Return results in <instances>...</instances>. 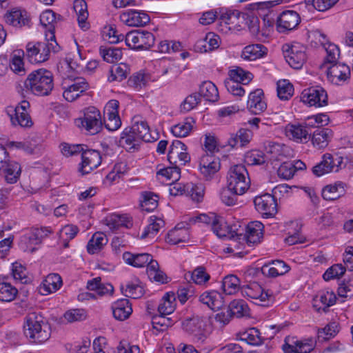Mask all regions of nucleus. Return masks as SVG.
Instances as JSON below:
<instances>
[{
  "label": "nucleus",
  "instance_id": "6ab92c4d",
  "mask_svg": "<svg viewBox=\"0 0 353 353\" xmlns=\"http://www.w3.org/2000/svg\"><path fill=\"white\" fill-rule=\"evenodd\" d=\"M4 19L7 23L14 27L30 26V17L24 10L13 8L5 14Z\"/></svg>",
  "mask_w": 353,
  "mask_h": 353
},
{
  "label": "nucleus",
  "instance_id": "4d7b16f0",
  "mask_svg": "<svg viewBox=\"0 0 353 353\" xmlns=\"http://www.w3.org/2000/svg\"><path fill=\"white\" fill-rule=\"evenodd\" d=\"M141 207L145 211H153L158 206L159 196L157 194L145 191L141 193Z\"/></svg>",
  "mask_w": 353,
  "mask_h": 353
},
{
  "label": "nucleus",
  "instance_id": "ea45409f",
  "mask_svg": "<svg viewBox=\"0 0 353 353\" xmlns=\"http://www.w3.org/2000/svg\"><path fill=\"white\" fill-rule=\"evenodd\" d=\"M56 21V14L51 10H46L43 11L40 15V22L42 26L48 28L50 33L48 40L54 41L55 35L54 32V23Z\"/></svg>",
  "mask_w": 353,
  "mask_h": 353
},
{
  "label": "nucleus",
  "instance_id": "f8f14e48",
  "mask_svg": "<svg viewBox=\"0 0 353 353\" xmlns=\"http://www.w3.org/2000/svg\"><path fill=\"white\" fill-rule=\"evenodd\" d=\"M301 101L310 106L322 107L327 104V95L321 87L305 89L301 97Z\"/></svg>",
  "mask_w": 353,
  "mask_h": 353
},
{
  "label": "nucleus",
  "instance_id": "bb28decb",
  "mask_svg": "<svg viewBox=\"0 0 353 353\" xmlns=\"http://www.w3.org/2000/svg\"><path fill=\"white\" fill-rule=\"evenodd\" d=\"M123 259L127 264L136 268H141L145 265L148 267L152 261H155L152 259V256L150 254H132L128 252L123 254Z\"/></svg>",
  "mask_w": 353,
  "mask_h": 353
},
{
  "label": "nucleus",
  "instance_id": "09e8293b",
  "mask_svg": "<svg viewBox=\"0 0 353 353\" xmlns=\"http://www.w3.org/2000/svg\"><path fill=\"white\" fill-rule=\"evenodd\" d=\"M25 52L22 50H17L14 51L10 63V69L17 74L20 76L24 75L26 70L24 68V63L23 57Z\"/></svg>",
  "mask_w": 353,
  "mask_h": 353
},
{
  "label": "nucleus",
  "instance_id": "b1692460",
  "mask_svg": "<svg viewBox=\"0 0 353 353\" xmlns=\"http://www.w3.org/2000/svg\"><path fill=\"white\" fill-rule=\"evenodd\" d=\"M21 173L20 164L12 160L9 161L0 170V174L3 175L8 183L13 184L19 179Z\"/></svg>",
  "mask_w": 353,
  "mask_h": 353
},
{
  "label": "nucleus",
  "instance_id": "a878e982",
  "mask_svg": "<svg viewBox=\"0 0 353 353\" xmlns=\"http://www.w3.org/2000/svg\"><path fill=\"white\" fill-rule=\"evenodd\" d=\"M199 301L213 310H218L224 305L221 294L216 290L203 292L200 295Z\"/></svg>",
  "mask_w": 353,
  "mask_h": 353
},
{
  "label": "nucleus",
  "instance_id": "774afa93",
  "mask_svg": "<svg viewBox=\"0 0 353 353\" xmlns=\"http://www.w3.org/2000/svg\"><path fill=\"white\" fill-rule=\"evenodd\" d=\"M345 272V268L342 264H334L329 268L323 274V278L328 281L342 276Z\"/></svg>",
  "mask_w": 353,
  "mask_h": 353
},
{
  "label": "nucleus",
  "instance_id": "69168bd1",
  "mask_svg": "<svg viewBox=\"0 0 353 353\" xmlns=\"http://www.w3.org/2000/svg\"><path fill=\"white\" fill-rule=\"evenodd\" d=\"M157 175L165 177L167 180L171 181L172 183L179 179L181 176V170L177 166L168 167L161 168L157 172Z\"/></svg>",
  "mask_w": 353,
  "mask_h": 353
},
{
  "label": "nucleus",
  "instance_id": "7ed1b4c3",
  "mask_svg": "<svg viewBox=\"0 0 353 353\" xmlns=\"http://www.w3.org/2000/svg\"><path fill=\"white\" fill-rule=\"evenodd\" d=\"M181 326L194 343H204L210 334L207 328V319L202 316L192 315L187 317L182 321Z\"/></svg>",
  "mask_w": 353,
  "mask_h": 353
},
{
  "label": "nucleus",
  "instance_id": "0eeeda50",
  "mask_svg": "<svg viewBox=\"0 0 353 353\" xmlns=\"http://www.w3.org/2000/svg\"><path fill=\"white\" fill-rule=\"evenodd\" d=\"M125 43L132 49L144 50L148 49L154 43V35L145 30H132L125 36Z\"/></svg>",
  "mask_w": 353,
  "mask_h": 353
},
{
  "label": "nucleus",
  "instance_id": "a19ab883",
  "mask_svg": "<svg viewBox=\"0 0 353 353\" xmlns=\"http://www.w3.org/2000/svg\"><path fill=\"white\" fill-rule=\"evenodd\" d=\"M241 341L251 345H260L263 343L260 331L256 327H250L239 334Z\"/></svg>",
  "mask_w": 353,
  "mask_h": 353
},
{
  "label": "nucleus",
  "instance_id": "0e129e2a",
  "mask_svg": "<svg viewBox=\"0 0 353 353\" xmlns=\"http://www.w3.org/2000/svg\"><path fill=\"white\" fill-rule=\"evenodd\" d=\"M52 232V229L50 227L36 228L32 230L29 240L35 245L40 244L42 240Z\"/></svg>",
  "mask_w": 353,
  "mask_h": 353
},
{
  "label": "nucleus",
  "instance_id": "a211bd4d",
  "mask_svg": "<svg viewBox=\"0 0 353 353\" xmlns=\"http://www.w3.org/2000/svg\"><path fill=\"white\" fill-rule=\"evenodd\" d=\"M121 20L129 26H144L150 22V17L144 12L130 10L120 16Z\"/></svg>",
  "mask_w": 353,
  "mask_h": 353
},
{
  "label": "nucleus",
  "instance_id": "f704fd0d",
  "mask_svg": "<svg viewBox=\"0 0 353 353\" xmlns=\"http://www.w3.org/2000/svg\"><path fill=\"white\" fill-rule=\"evenodd\" d=\"M252 132L248 129L241 128L236 134H231L230 137L228 140V145L232 148L240 144V146L243 147L249 143L252 138Z\"/></svg>",
  "mask_w": 353,
  "mask_h": 353
},
{
  "label": "nucleus",
  "instance_id": "3c124183",
  "mask_svg": "<svg viewBox=\"0 0 353 353\" xmlns=\"http://www.w3.org/2000/svg\"><path fill=\"white\" fill-rule=\"evenodd\" d=\"M239 279L233 274L225 276L222 281V288L226 294H233L241 290Z\"/></svg>",
  "mask_w": 353,
  "mask_h": 353
},
{
  "label": "nucleus",
  "instance_id": "2f4dec72",
  "mask_svg": "<svg viewBox=\"0 0 353 353\" xmlns=\"http://www.w3.org/2000/svg\"><path fill=\"white\" fill-rule=\"evenodd\" d=\"M263 224L260 221H252L247 225L245 235L248 244L259 243L263 237Z\"/></svg>",
  "mask_w": 353,
  "mask_h": 353
},
{
  "label": "nucleus",
  "instance_id": "9b49d317",
  "mask_svg": "<svg viewBox=\"0 0 353 353\" xmlns=\"http://www.w3.org/2000/svg\"><path fill=\"white\" fill-rule=\"evenodd\" d=\"M256 210L264 218H270L277 212V203L275 197L270 194L257 196L254 199Z\"/></svg>",
  "mask_w": 353,
  "mask_h": 353
},
{
  "label": "nucleus",
  "instance_id": "bf43d9fd",
  "mask_svg": "<svg viewBox=\"0 0 353 353\" xmlns=\"http://www.w3.org/2000/svg\"><path fill=\"white\" fill-rule=\"evenodd\" d=\"M294 88L288 80H280L277 82V95L281 100H288L293 94Z\"/></svg>",
  "mask_w": 353,
  "mask_h": 353
},
{
  "label": "nucleus",
  "instance_id": "79ce46f5",
  "mask_svg": "<svg viewBox=\"0 0 353 353\" xmlns=\"http://www.w3.org/2000/svg\"><path fill=\"white\" fill-rule=\"evenodd\" d=\"M107 243L108 239L103 233L96 232L88 243V252L91 254H96L99 252Z\"/></svg>",
  "mask_w": 353,
  "mask_h": 353
},
{
  "label": "nucleus",
  "instance_id": "c9c22d12",
  "mask_svg": "<svg viewBox=\"0 0 353 353\" xmlns=\"http://www.w3.org/2000/svg\"><path fill=\"white\" fill-rule=\"evenodd\" d=\"M131 128L141 142L151 141L152 137L150 133V128L145 121L139 120L138 117H134L133 118V125Z\"/></svg>",
  "mask_w": 353,
  "mask_h": 353
},
{
  "label": "nucleus",
  "instance_id": "37998d69",
  "mask_svg": "<svg viewBox=\"0 0 353 353\" xmlns=\"http://www.w3.org/2000/svg\"><path fill=\"white\" fill-rule=\"evenodd\" d=\"M194 123L192 117H187L183 122L172 126L171 132L176 137H187L192 131Z\"/></svg>",
  "mask_w": 353,
  "mask_h": 353
},
{
  "label": "nucleus",
  "instance_id": "c85d7f7f",
  "mask_svg": "<svg viewBox=\"0 0 353 353\" xmlns=\"http://www.w3.org/2000/svg\"><path fill=\"white\" fill-rule=\"evenodd\" d=\"M219 43V37L214 33L208 32L203 39L196 41L195 48L200 52H207L218 48Z\"/></svg>",
  "mask_w": 353,
  "mask_h": 353
},
{
  "label": "nucleus",
  "instance_id": "603ef678",
  "mask_svg": "<svg viewBox=\"0 0 353 353\" xmlns=\"http://www.w3.org/2000/svg\"><path fill=\"white\" fill-rule=\"evenodd\" d=\"M147 274L150 280H153L161 283L168 282V276L159 269V263L157 261H152L147 267Z\"/></svg>",
  "mask_w": 353,
  "mask_h": 353
},
{
  "label": "nucleus",
  "instance_id": "5fc2aeb1",
  "mask_svg": "<svg viewBox=\"0 0 353 353\" xmlns=\"http://www.w3.org/2000/svg\"><path fill=\"white\" fill-rule=\"evenodd\" d=\"M175 296L174 293H167L158 306V312L162 314H171L175 310Z\"/></svg>",
  "mask_w": 353,
  "mask_h": 353
},
{
  "label": "nucleus",
  "instance_id": "e433bc0d",
  "mask_svg": "<svg viewBox=\"0 0 353 353\" xmlns=\"http://www.w3.org/2000/svg\"><path fill=\"white\" fill-rule=\"evenodd\" d=\"M336 299V297L334 293L328 291L322 292L314 299V307L318 311L322 310L327 312V309L335 303Z\"/></svg>",
  "mask_w": 353,
  "mask_h": 353
},
{
  "label": "nucleus",
  "instance_id": "49530a36",
  "mask_svg": "<svg viewBox=\"0 0 353 353\" xmlns=\"http://www.w3.org/2000/svg\"><path fill=\"white\" fill-rule=\"evenodd\" d=\"M8 114L12 125L30 128L33 122L28 112H9Z\"/></svg>",
  "mask_w": 353,
  "mask_h": 353
},
{
  "label": "nucleus",
  "instance_id": "412c9836",
  "mask_svg": "<svg viewBox=\"0 0 353 353\" xmlns=\"http://www.w3.org/2000/svg\"><path fill=\"white\" fill-rule=\"evenodd\" d=\"M346 184L342 181H336L334 184L325 185L321 192L323 199L332 201L343 196L346 192Z\"/></svg>",
  "mask_w": 353,
  "mask_h": 353
},
{
  "label": "nucleus",
  "instance_id": "aec40b11",
  "mask_svg": "<svg viewBox=\"0 0 353 353\" xmlns=\"http://www.w3.org/2000/svg\"><path fill=\"white\" fill-rule=\"evenodd\" d=\"M285 134L296 142L306 143L310 139L312 132L304 127L303 124H288L285 128Z\"/></svg>",
  "mask_w": 353,
  "mask_h": 353
},
{
  "label": "nucleus",
  "instance_id": "7c9ffc66",
  "mask_svg": "<svg viewBox=\"0 0 353 353\" xmlns=\"http://www.w3.org/2000/svg\"><path fill=\"white\" fill-rule=\"evenodd\" d=\"M62 285L61 277L58 274H50L42 282L39 291L43 295L56 292Z\"/></svg>",
  "mask_w": 353,
  "mask_h": 353
},
{
  "label": "nucleus",
  "instance_id": "f3484780",
  "mask_svg": "<svg viewBox=\"0 0 353 353\" xmlns=\"http://www.w3.org/2000/svg\"><path fill=\"white\" fill-rule=\"evenodd\" d=\"M89 84L84 78L77 77L74 83L67 88H64L63 97L68 101H73L80 97L81 94L87 90Z\"/></svg>",
  "mask_w": 353,
  "mask_h": 353
},
{
  "label": "nucleus",
  "instance_id": "4468645a",
  "mask_svg": "<svg viewBox=\"0 0 353 353\" xmlns=\"http://www.w3.org/2000/svg\"><path fill=\"white\" fill-rule=\"evenodd\" d=\"M328 79L334 84L341 85L350 79L351 70L350 67L343 63H335L327 69Z\"/></svg>",
  "mask_w": 353,
  "mask_h": 353
},
{
  "label": "nucleus",
  "instance_id": "ddd939ff",
  "mask_svg": "<svg viewBox=\"0 0 353 353\" xmlns=\"http://www.w3.org/2000/svg\"><path fill=\"white\" fill-rule=\"evenodd\" d=\"M81 159L79 171L82 174L90 173L101 163L100 153L95 150H88V148H84L81 153Z\"/></svg>",
  "mask_w": 353,
  "mask_h": 353
},
{
  "label": "nucleus",
  "instance_id": "473e14b6",
  "mask_svg": "<svg viewBox=\"0 0 353 353\" xmlns=\"http://www.w3.org/2000/svg\"><path fill=\"white\" fill-rule=\"evenodd\" d=\"M73 7L77 14V21L79 27L83 30H88L90 28V25L87 22L89 15L87 3L85 0H74Z\"/></svg>",
  "mask_w": 353,
  "mask_h": 353
},
{
  "label": "nucleus",
  "instance_id": "dca6fc26",
  "mask_svg": "<svg viewBox=\"0 0 353 353\" xmlns=\"http://www.w3.org/2000/svg\"><path fill=\"white\" fill-rule=\"evenodd\" d=\"M301 21L299 14L294 10L283 11L276 21L277 30L279 32L292 30Z\"/></svg>",
  "mask_w": 353,
  "mask_h": 353
},
{
  "label": "nucleus",
  "instance_id": "cd10ccee",
  "mask_svg": "<svg viewBox=\"0 0 353 353\" xmlns=\"http://www.w3.org/2000/svg\"><path fill=\"white\" fill-rule=\"evenodd\" d=\"M114 317L119 321L129 318L132 312V305L127 299H121L115 301L112 305Z\"/></svg>",
  "mask_w": 353,
  "mask_h": 353
},
{
  "label": "nucleus",
  "instance_id": "5701e85b",
  "mask_svg": "<svg viewBox=\"0 0 353 353\" xmlns=\"http://www.w3.org/2000/svg\"><path fill=\"white\" fill-rule=\"evenodd\" d=\"M132 128H126L121 134L120 145L127 151L134 152L139 149L141 143Z\"/></svg>",
  "mask_w": 353,
  "mask_h": 353
},
{
  "label": "nucleus",
  "instance_id": "39448f33",
  "mask_svg": "<svg viewBox=\"0 0 353 353\" xmlns=\"http://www.w3.org/2000/svg\"><path fill=\"white\" fill-rule=\"evenodd\" d=\"M227 182L229 188L234 192L243 194L249 188L250 179L245 165H235L231 167L228 172Z\"/></svg>",
  "mask_w": 353,
  "mask_h": 353
},
{
  "label": "nucleus",
  "instance_id": "f257e3e1",
  "mask_svg": "<svg viewBox=\"0 0 353 353\" xmlns=\"http://www.w3.org/2000/svg\"><path fill=\"white\" fill-rule=\"evenodd\" d=\"M23 329L25 336L32 343H43L51 335L50 324L39 312H31L26 316Z\"/></svg>",
  "mask_w": 353,
  "mask_h": 353
},
{
  "label": "nucleus",
  "instance_id": "4be33fe9",
  "mask_svg": "<svg viewBox=\"0 0 353 353\" xmlns=\"http://www.w3.org/2000/svg\"><path fill=\"white\" fill-rule=\"evenodd\" d=\"M315 347V341L312 339L296 340L293 344L283 345V350L285 353H310Z\"/></svg>",
  "mask_w": 353,
  "mask_h": 353
},
{
  "label": "nucleus",
  "instance_id": "c03bdc74",
  "mask_svg": "<svg viewBox=\"0 0 353 353\" xmlns=\"http://www.w3.org/2000/svg\"><path fill=\"white\" fill-rule=\"evenodd\" d=\"M110 73V75L108 77V81L110 82L114 81L120 82L127 78L130 73V68L126 63H121L112 66Z\"/></svg>",
  "mask_w": 353,
  "mask_h": 353
},
{
  "label": "nucleus",
  "instance_id": "680f3d73",
  "mask_svg": "<svg viewBox=\"0 0 353 353\" xmlns=\"http://www.w3.org/2000/svg\"><path fill=\"white\" fill-rule=\"evenodd\" d=\"M201 98L199 96V93L194 92L192 93L183 100V101L180 105V111L181 112H188L201 103Z\"/></svg>",
  "mask_w": 353,
  "mask_h": 353
},
{
  "label": "nucleus",
  "instance_id": "864d4df0",
  "mask_svg": "<svg viewBox=\"0 0 353 353\" xmlns=\"http://www.w3.org/2000/svg\"><path fill=\"white\" fill-rule=\"evenodd\" d=\"M229 75L230 77L229 80H232L243 85L248 84L253 78V74L251 72L245 71L239 67L236 69L231 70L229 72Z\"/></svg>",
  "mask_w": 353,
  "mask_h": 353
},
{
  "label": "nucleus",
  "instance_id": "13d9d810",
  "mask_svg": "<svg viewBox=\"0 0 353 353\" xmlns=\"http://www.w3.org/2000/svg\"><path fill=\"white\" fill-rule=\"evenodd\" d=\"M18 293L17 289L9 283H0V301L10 302L14 299Z\"/></svg>",
  "mask_w": 353,
  "mask_h": 353
},
{
  "label": "nucleus",
  "instance_id": "de8ad7c7",
  "mask_svg": "<svg viewBox=\"0 0 353 353\" xmlns=\"http://www.w3.org/2000/svg\"><path fill=\"white\" fill-rule=\"evenodd\" d=\"M164 225V221L157 218V216H152L149 219V224L145 228L144 231L141 234V239L152 238L154 239L160 228Z\"/></svg>",
  "mask_w": 353,
  "mask_h": 353
},
{
  "label": "nucleus",
  "instance_id": "9d476101",
  "mask_svg": "<svg viewBox=\"0 0 353 353\" xmlns=\"http://www.w3.org/2000/svg\"><path fill=\"white\" fill-rule=\"evenodd\" d=\"M283 50L285 59L290 67L296 70L301 69L307 59L304 47L299 43L291 46L285 45L283 46Z\"/></svg>",
  "mask_w": 353,
  "mask_h": 353
},
{
  "label": "nucleus",
  "instance_id": "e2e57ef3",
  "mask_svg": "<svg viewBox=\"0 0 353 353\" xmlns=\"http://www.w3.org/2000/svg\"><path fill=\"white\" fill-rule=\"evenodd\" d=\"M103 39L110 43H117L125 39L123 34H119L116 28L113 26H108L104 28L103 31Z\"/></svg>",
  "mask_w": 353,
  "mask_h": 353
},
{
  "label": "nucleus",
  "instance_id": "6e6d98bb",
  "mask_svg": "<svg viewBox=\"0 0 353 353\" xmlns=\"http://www.w3.org/2000/svg\"><path fill=\"white\" fill-rule=\"evenodd\" d=\"M99 51L103 60L108 63L117 62L122 57L121 49L119 48L101 47Z\"/></svg>",
  "mask_w": 353,
  "mask_h": 353
},
{
  "label": "nucleus",
  "instance_id": "2eb2a0df",
  "mask_svg": "<svg viewBox=\"0 0 353 353\" xmlns=\"http://www.w3.org/2000/svg\"><path fill=\"white\" fill-rule=\"evenodd\" d=\"M221 161L219 158L211 154H204L199 161V170L206 180H210L219 171Z\"/></svg>",
  "mask_w": 353,
  "mask_h": 353
},
{
  "label": "nucleus",
  "instance_id": "052dcab7",
  "mask_svg": "<svg viewBox=\"0 0 353 353\" xmlns=\"http://www.w3.org/2000/svg\"><path fill=\"white\" fill-rule=\"evenodd\" d=\"M166 314H159L157 315H154L152 318V324L153 328L163 331L166 330L168 327L172 326L174 324V321L167 316Z\"/></svg>",
  "mask_w": 353,
  "mask_h": 353
},
{
  "label": "nucleus",
  "instance_id": "1a4fd4ad",
  "mask_svg": "<svg viewBox=\"0 0 353 353\" xmlns=\"http://www.w3.org/2000/svg\"><path fill=\"white\" fill-rule=\"evenodd\" d=\"M241 292L243 296L254 300L255 304L264 307L268 306L273 300L272 295L265 292L262 287L255 282L242 286Z\"/></svg>",
  "mask_w": 353,
  "mask_h": 353
},
{
  "label": "nucleus",
  "instance_id": "338daca9",
  "mask_svg": "<svg viewBox=\"0 0 353 353\" xmlns=\"http://www.w3.org/2000/svg\"><path fill=\"white\" fill-rule=\"evenodd\" d=\"M241 195L234 190L227 186L223 188L220 192V199L226 205L231 206L236 204L237 196Z\"/></svg>",
  "mask_w": 353,
  "mask_h": 353
},
{
  "label": "nucleus",
  "instance_id": "6e6552de",
  "mask_svg": "<svg viewBox=\"0 0 353 353\" xmlns=\"http://www.w3.org/2000/svg\"><path fill=\"white\" fill-rule=\"evenodd\" d=\"M343 163V158L325 153L321 161L312 168V174L316 177L322 176L332 172H338Z\"/></svg>",
  "mask_w": 353,
  "mask_h": 353
},
{
  "label": "nucleus",
  "instance_id": "423d86ee",
  "mask_svg": "<svg viewBox=\"0 0 353 353\" xmlns=\"http://www.w3.org/2000/svg\"><path fill=\"white\" fill-rule=\"evenodd\" d=\"M75 125L85 129L90 134H95L102 129V121L100 111L94 106L86 108L83 110V117L74 121Z\"/></svg>",
  "mask_w": 353,
  "mask_h": 353
},
{
  "label": "nucleus",
  "instance_id": "58836bf2",
  "mask_svg": "<svg viewBox=\"0 0 353 353\" xmlns=\"http://www.w3.org/2000/svg\"><path fill=\"white\" fill-rule=\"evenodd\" d=\"M87 288L89 290L97 292L100 296L112 294L114 291V288L110 283H101V277H96L89 280L87 283Z\"/></svg>",
  "mask_w": 353,
  "mask_h": 353
},
{
  "label": "nucleus",
  "instance_id": "4c0bfd02",
  "mask_svg": "<svg viewBox=\"0 0 353 353\" xmlns=\"http://www.w3.org/2000/svg\"><path fill=\"white\" fill-rule=\"evenodd\" d=\"M199 96L210 102H216L219 98L216 86L211 81H204L199 88Z\"/></svg>",
  "mask_w": 353,
  "mask_h": 353
},
{
  "label": "nucleus",
  "instance_id": "f03ea898",
  "mask_svg": "<svg viewBox=\"0 0 353 353\" xmlns=\"http://www.w3.org/2000/svg\"><path fill=\"white\" fill-rule=\"evenodd\" d=\"M26 88L37 96H48L54 88V77L46 69L41 68L30 73L24 83Z\"/></svg>",
  "mask_w": 353,
  "mask_h": 353
},
{
  "label": "nucleus",
  "instance_id": "a18cd8bd",
  "mask_svg": "<svg viewBox=\"0 0 353 353\" xmlns=\"http://www.w3.org/2000/svg\"><path fill=\"white\" fill-rule=\"evenodd\" d=\"M139 283V280L128 282L125 287L121 285V290L125 296L132 299H139L144 294L143 288L140 285Z\"/></svg>",
  "mask_w": 353,
  "mask_h": 353
},
{
  "label": "nucleus",
  "instance_id": "c756f323",
  "mask_svg": "<svg viewBox=\"0 0 353 353\" xmlns=\"http://www.w3.org/2000/svg\"><path fill=\"white\" fill-rule=\"evenodd\" d=\"M312 133V143L319 150L327 147L333 136L332 131L330 128H318Z\"/></svg>",
  "mask_w": 353,
  "mask_h": 353
},
{
  "label": "nucleus",
  "instance_id": "8fccbe9b",
  "mask_svg": "<svg viewBox=\"0 0 353 353\" xmlns=\"http://www.w3.org/2000/svg\"><path fill=\"white\" fill-rule=\"evenodd\" d=\"M228 308L232 316L241 318L249 315V307L245 301L242 299L232 301Z\"/></svg>",
  "mask_w": 353,
  "mask_h": 353
},
{
  "label": "nucleus",
  "instance_id": "72a5a7b5",
  "mask_svg": "<svg viewBox=\"0 0 353 353\" xmlns=\"http://www.w3.org/2000/svg\"><path fill=\"white\" fill-rule=\"evenodd\" d=\"M268 48L262 44H252L245 46L242 52L241 57L245 60L253 61L263 57L267 54Z\"/></svg>",
  "mask_w": 353,
  "mask_h": 353
},
{
  "label": "nucleus",
  "instance_id": "393cba45",
  "mask_svg": "<svg viewBox=\"0 0 353 353\" xmlns=\"http://www.w3.org/2000/svg\"><path fill=\"white\" fill-rule=\"evenodd\" d=\"M263 91L261 89H256L249 94L248 100V108L254 114H260L266 108V103L263 99Z\"/></svg>",
  "mask_w": 353,
  "mask_h": 353
},
{
  "label": "nucleus",
  "instance_id": "20e7f679",
  "mask_svg": "<svg viewBox=\"0 0 353 353\" xmlns=\"http://www.w3.org/2000/svg\"><path fill=\"white\" fill-rule=\"evenodd\" d=\"M59 46L56 40L45 42H29L26 48V56L31 63H40L46 61L50 57V52H58Z\"/></svg>",
  "mask_w": 353,
  "mask_h": 353
}]
</instances>
